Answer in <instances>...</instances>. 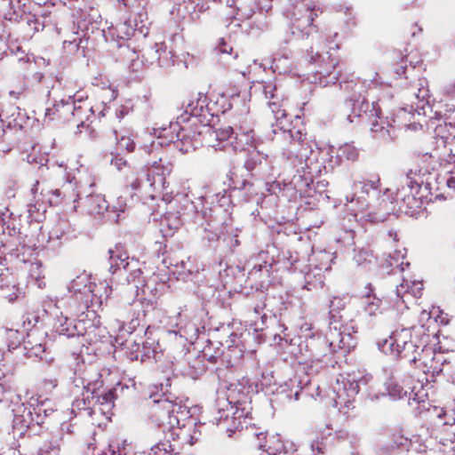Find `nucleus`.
Here are the masks:
<instances>
[{
	"label": "nucleus",
	"instance_id": "4468645a",
	"mask_svg": "<svg viewBox=\"0 0 455 455\" xmlns=\"http://www.w3.org/2000/svg\"><path fill=\"white\" fill-rule=\"evenodd\" d=\"M172 171V164L167 161L164 162L162 157H159L158 161L153 162L147 168L146 181L140 183L138 180H135L131 183V187L135 190L142 188L147 196L154 200L166 193L164 192L167 188L166 178Z\"/></svg>",
	"mask_w": 455,
	"mask_h": 455
},
{
	"label": "nucleus",
	"instance_id": "c756f323",
	"mask_svg": "<svg viewBox=\"0 0 455 455\" xmlns=\"http://www.w3.org/2000/svg\"><path fill=\"white\" fill-rule=\"evenodd\" d=\"M435 323H439L443 325H447L450 323V317L448 314L444 313L439 307H433L430 311L422 310L419 314V324L427 326L429 324V331L432 333V337L435 336V331L432 330Z\"/></svg>",
	"mask_w": 455,
	"mask_h": 455
},
{
	"label": "nucleus",
	"instance_id": "8fccbe9b",
	"mask_svg": "<svg viewBox=\"0 0 455 455\" xmlns=\"http://www.w3.org/2000/svg\"><path fill=\"white\" fill-rule=\"evenodd\" d=\"M26 341L24 339L23 332L18 330L8 329L4 332V342L9 351L18 348L21 343Z\"/></svg>",
	"mask_w": 455,
	"mask_h": 455
},
{
	"label": "nucleus",
	"instance_id": "2eb2a0df",
	"mask_svg": "<svg viewBox=\"0 0 455 455\" xmlns=\"http://www.w3.org/2000/svg\"><path fill=\"white\" fill-rule=\"evenodd\" d=\"M411 94L417 100V102L409 107L402 108L396 114L397 122L406 129L418 130L421 128L419 120H415L416 116L426 115V107L429 103V90L427 87V82L419 79L411 88Z\"/></svg>",
	"mask_w": 455,
	"mask_h": 455
},
{
	"label": "nucleus",
	"instance_id": "a18cd8bd",
	"mask_svg": "<svg viewBox=\"0 0 455 455\" xmlns=\"http://www.w3.org/2000/svg\"><path fill=\"white\" fill-rule=\"evenodd\" d=\"M82 335V331L77 329L74 320L68 316H59V336L66 338Z\"/></svg>",
	"mask_w": 455,
	"mask_h": 455
},
{
	"label": "nucleus",
	"instance_id": "aec40b11",
	"mask_svg": "<svg viewBox=\"0 0 455 455\" xmlns=\"http://www.w3.org/2000/svg\"><path fill=\"white\" fill-rule=\"evenodd\" d=\"M446 413L440 412L434 421L432 438L436 442L435 449L443 455H455V419L445 420Z\"/></svg>",
	"mask_w": 455,
	"mask_h": 455
},
{
	"label": "nucleus",
	"instance_id": "dca6fc26",
	"mask_svg": "<svg viewBox=\"0 0 455 455\" xmlns=\"http://www.w3.org/2000/svg\"><path fill=\"white\" fill-rule=\"evenodd\" d=\"M346 302L343 298L334 296L329 304V336L330 345L336 348H347L352 347V331L354 327L345 325L341 321V316L337 315L340 310L344 309Z\"/></svg>",
	"mask_w": 455,
	"mask_h": 455
},
{
	"label": "nucleus",
	"instance_id": "6ab92c4d",
	"mask_svg": "<svg viewBox=\"0 0 455 455\" xmlns=\"http://www.w3.org/2000/svg\"><path fill=\"white\" fill-rule=\"evenodd\" d=\"M446 413L440 412L434 421L432 438L436 442L435 449L443 455H455V419L445 420Z\"/></svg>",
	"mask_w": 455,
	"mask_h": 455
},
{
	"label": "nucleus",
	"instance_id": "0eeeda50",
	"mask_svg": "<svg viewBox=\"0 0 455 455\" xmlns=\"http://www.w3.org/2000/svg\"><path fill=\"white\" fill-rule=\"evenodd\" d=\"M249 387L241 382H233L227 387L225 397L217 400V416L212 424L220 427L228 436L243 427L251 412L248 396Z\"/></svg>",
	"mask_w": 455,
	"mask_h": 455
},
{
	"label": "nucleus",
	"instance_id": "a19ab883",
	"mask_svg": "<svg viewBox=\"0 0 455 455\" xmlns=\"http://www.w3.org/2000/svg\"><path fill=\"white\" fill-rule=\"evenodd\" d=\"M268 442L274 444L273 448L269 446V450H272L274 454H287L299 451L297 443L291 440L281 441L279 435H273Z\"/></svg>",
	"mask_w": 455,
	"mask_h": 455
},
{
	"label": "nucleus",
	"instance_id": "20e7f679",
	"mask_svg": "<svg viewBox=\"0 0 455 455\" xmlns=\"http://www.w3.org/2000/svg\"><path fill=\"white\" fill-rule=\"evenodd\" d=\"M436 166V159L427 153L407 172L405 184L396 193V200L401 201L400 212L412 215L422 208L424 198L434 196L435 184L439 180Z\"/></svg>",
	"mask_w": 455,
	"mask_h": 455
},
{
	"label": "nucleus",
	"instance_id": "09e8293b",
	"mask_svg": "<svg viewBox=\"0 0 455 455\" xmlns=\"http://www.w3.org/2000/svg\"><path fill=\"white\" fill-rule=\"evenodd\" d=\"M20 15V7H15L12 0H0V18L16 20Z\"/></svg>",
	"mask_w": 455,
	"mask_h": 455
},
{
	"label": "nucleus",
	"instance_id": "f704fd0d",
	"mask_svg": "<svg viewBox=\"0 0 455 455\" xmlns=\"http://www.w3.org/2000/svg\"><path fill=\"white\" fill-rule=\"evenodd\" d=\"M176 3L182 6L193 20L199 19L200 14L208 8V0H177Z\"/></svg>",
	"mask_w": 455,
	"mask_h": 455
},
{
	"label": "nucleus",
	"instance_id": "c03bdc74",
	"mask_svg": "<svg viewBox=\"0 0 455 455\" xmlns=\"http://www.w3.org/2000/svg\"><path fill=\"white\" fill-rule=\"evenodd\" d=\"M119 2H123L124 5L135 16L134 18L139 20H145V23H148L147 0H119Z\"/></svg>",
	"mask_w": 455,
	"mask_h": 455
},
{
	"label": "nucleus",
	"instance_id": "58836bf2",
	"mask_svg": "<svg viewBox=\"0 0 455 455\" xmlns=\"http://www.w3.org/2000/svg\"><path fill=\"white\" fill-rule=\"evenodd\" d=\"M116 387L109 389L98 395L97 402L99 403V410L105 415L107 419H110L112 415V409L115 405Z\"/></svg>",
	"mask_w": 455,
	"mask_h": 455
},
{
	"label": "nucleus",
	"instance_id": "49530a36",
	"mask_svg": "<svg viewBox=\"0 0 455 455\" xmlns=\"http://www.w3.org/2000/svg\"><path fill=\"white\" fill-rule=\"evenodd\" d=\"M144 302L139 299L132 300V303H129V333H132L137 326L140 324V309L143 307Z\"/></svg>",
	"mask_w": 455,
	"mask_h": 455
},
{
	"label": "nucleus",
	"instance_id": "3c124183",
	"mask_svg": "<svg viewBox=\"0 0 455 455\" xmlns=\"http://www.w3.org/2000/svg\"><path fill=\"white\" fill-rule=\"evenodd\" d=\"M45 205L36 201L35 204L30 203L28 205V218L30 223L42 222L45 219Z\"/></svg>",
	"mask_w": 455,
	"mask_h": 455
},
{
	"label": "nucleus",
	"instance_id": "39448f33",
	"mask_svg": "<svg viewBox=\"0 0 455 455\" xmlns=\"http://www.w3.org/2000/svg\"><path fill=\"white\" fill-rule=\"evenodd\" d=\"M150 419L182 443L193 445L201 435L198 419L194 417L192 409L181 403L168 399L154 400L150 406Z\"/></svg>",
	"mask_w": 455,
	"mask_h": 455
},
{
	"label": "nucleus",
	"instance_id": "2f4dec72",
	"mask_svg": "<svg viewBox=\"0 0 455 455\" xmlns=\"http://www.w3.org/2000/svg\"><path fill=\"white\" fill-rule=\"evenodd\" d=\"M256 143L254 132L252 130H247L245 132H240L232 137L230 148L235 151H245L254 148Z\"/></svg>",
	"mask_w": 455,
	"mask_h": 455
},
{
	"label": "nucleus",
	"instance_id": "4d7b16f0",
	"mask_svg": "<svg viewBox=\"0 0 455 455\" xmlns=\"http://www.w3.org/2000/svg\"><path fill=\"white\" fill-rule=\"evenodd\" d=\"M354 260L357 266L366 267L374 261L371 251L364 248L355 250Z\"/></svg>",
	"mask_w": 455,
	"mask_h": 455
},
{
	"label": "nucleus",
	"instance_id": "cd10ccee",
	"mask_svg": "<svg viewBox=\"0 0 455 455\" xmlns=\"http://www.w3.org/2000/svg\"><path fill=\"white\" fill-rule=\"evenodd\" d=\"M216 54L219 56V61L223 63L228 68L237 72L243 76L249 71L248 68H243L235 63H231V60H235L237 53H233V48L223 38H221L215 47Z\"/></svg>",
	"mask_w": 455,
	"mask_h": 455
},
{
	"label": "nucleus",
	"instance_id": "f257e3e1",
	"mask_svg": "<svg viewBox=\"0 0 455 455\" xmlns=\"http://www.w3.org/2000/svg\"><path fill=\"white\" fill-rule=\"evenodd\" d=\"M254 87L268 100V107L275 119L273 131L281 140L280 155L295 169L299 177L308 185L314 177L332 171L334 148L330 145L318 147L301 131L289 129L286 110L279 102L276 85L269 81L259 82Z\"/></svg>",
	"mask_w": 455,
	"mask_h": 455
},
{
	"label": "nucleus",
	"instance_id": "393cba45",
	"mask_svg": "<svg viewBox=\"0 0 455 455\" xmlns=\"http://www.w3.org/2000/svg\"><path fill=\"white\" fill-rule=\"evenodd\" d=\"M59 168L64 169L66 178V182L61 186L60 191L59 190V197L61 196V204L66 212H76L79 193L76 189V184L72 182L75 176L71 172H68L67 167L63 166L62 164H59Z\"/></svg>",
	"mask_w": 455,
	"mask_h": 455
},
{
	"label": "nucleus",
	"instance_id": "13d9d810",
	"mask_svg": "<svg viewBox=\"0 0 455 455\" xmlns=\"http://www.w3.org/2000/svg\"><path fill=\"white\" fill-rule=\"evenodd\" d=\"M405 258V249L403 248L401 250H395L393 255H390L389 264L393 267H398L400 271H404L405 267H409V262H404L403 259Z\"/></svg>",
	"mask_w": 455,
	"mask_h": 455
},
{
	"label": "nucleus",
	"instance_id": "9b49d317",
	"mask_svg": "<svg viewBox=\"0 0 455 455\" xmlns=\"http://www.w3.org/2000/svg\"><path fill=\"white\" fill-rule=\"evenodd\" d=\"M359 375L356 373L339 375L332 386L333 406L344 416L349 417L350 411L355 408V398L360 384L366 385L371 379V376L361 378Z\"/></svg>",
	"mask_w": 455,
	"mask_h": 455
},
{
	"label": "nucleus",
	"instance_id": "0e129e2a",
	"mask_svg": "<svg viewBox=\"0 0 455 455\" xmlns=\"http://www.w3.org/2000/svg\"><path fill=\"white\" fill-rule=\"evenodd\" d=\"M254 9L251 7L239 6L236 7V12L232 15V18L237 20H247L252 16Z\"/></svg>",
	"mask_w": 455,
	"mask_h": 455
},
{
	"label": "nucleus",
	"instance_id": "6e6d98bb",
	"mask_svg": "<svg viewBox=\"0 0 455 455\" xmlns=\"http://www.w3.org/2000/svg\"><path fill=\"white\" fill-rule=\"evenodd\" d=\"M262 307H255L253 311L250 313L251 326L254 331H262L266 325L267 315L262 313Z\"/></svg>",
	"mask_w": 455,
	"mask_h": 455
},
{
	"label": "nucleus",
	"instance_id": "e2e57ef3",
	"mask_svg": "<svg viewBox=\"0 0 455 455\" xmlns=\"http://www.w3.org/2000/svg\"><path fill=\"white\" fill-rule=\"evenodd\" d=\"M166 47L163 44H155V57L158 60V64L161 67L168 66L169 65V60L168 58H164V55H167L166 52Z\"/></svg>",
	"mask_w": 455,
	"mask_h": 455
},
{
	"label": "nucleus",
	"instance_id": "bb28decb",
	"mask_svg": "<svg viewBox=\"0 0 455 455\" xmlns=\"http://www.w3.org/2000/svg\"><path fill=\"white\" fill-rule=\"evenodd\" d=\"M121 275H126L125 281L127 285L130 287L131 291L139 293V291L141 290L142 292H145L146 289H149V282L145 283V280L142 276V272L140 267H138V260L132 259V265L128 267L126 272H124V269L119 271Z\"/></svg>",
	"mask_w": 455,
	"mask_h": 455
},
{
	"label": "nucleus",
	"instance_id": "72a5a7b5",
	"mask_svg": "<svg viewBox=\"0 0 455 455\" xmlns=\"http://www.w3.org/2000/svg\"><path fill=\"white\" fill-rule=\"evenodd\" d=\"M24 349L29 357H39L41 360H45L48 362L53 361V357L48 358L46 356V344L36 342L34 334L28 335V339L24 341Z\"/></svg>",
	"mask_w": 455,
	"mask_h": 455
},
{
	"label": "nucleus",
	"instance_id": "bf43d9fd",
	"mask_svg": "<svg viewBox=\"0 0 455 455\" xmlns=\"http://www.w3.org/2000/svg\"><path fill=\"white\" fill-rule=\"evenodd\" d=\"M116 135V140L117 144L121 149H125L127 152H133L136 148V143L134 142L133 134L122 135L118 136L116 131L114 132Z\"/></svg>",
	"mask_w": 455,
	"mask_h": 455
},
{
	"label": "nucleus",
	"instance_id": "a878e982",
	"mask_svg": "<svg viewBox=\"0 0 455 455\" xmlns=\"http://www.w3.org/2000/svg\"><path fill=\"white\" fill-rule=\"evenodd\" d=\"M92 276L86 272H83L76 276L68 285L69 292L77 297L78 300L84 301V306L87 307L89 301V295L92 293Z\"/></svg>",
	"mask_w": 455,
	"mask_h": 455
},
{
	"label": "nucleus",
	"instance_id": "ea45409f",
	"mask_svg": "<svg viewBox=\"0 0 455 455\" xmlns=\"http://www.w3.org/2000/svg\"><path fill=\"white\" fill-rule=\"evenodd\" d=\"M366 290L367 291L363 295V301L364 311L369 315H376L380 312L382 300L372 292V288L370 283L367 284Z\"/></svg>",
	"mask_w": 455,
	"mask_h": 455
},
{
	"label": "nucleus",
	"instance_id": "e433bc0d",
	"mask_svg": "<svg viewBox=\"0 0 455 455\" xmlns=\"http://www.w3.org/2000/svg\"><path fill=\"white\" fill-rule=\"evenodd\" d=\"M302 387L297 378L290 379L277 388V395H283L289 401H298Z\"/></svg>",
	"mask_w": 455,
	"mask_h": 455
},
{
	"label": "nucleus",
	"instance_id": "f03ea898",
	"mask_svg": "<svg viewBox=\"0 0 455 455\" xmlns=\"http://www.w3.org/2000/svg\"><path fill=\"white\" fill-rule=\"evenodd\" d=\"M209 95L198 92L196 99L191 100L178 121L171 123L169 127L155 129L153 134L146 139L149 144L140 147L148 154L160 148L173 144L182 153L195 150L201 144V132H196L198 124L210 123Z\"/></svg>",
	"mask_w": 455,
	"mask_h": 455
},
{
	"label": "nucleus",
	"instance_id": "1a4fd4ad",
	"mask_svg": "<svg viewBox=\"0 0 455 455\" xmlns=\"http://www.w3.org/2000/svg\"><path fill=\"white\" fill-rule=\"evenodd\" d=\"M431 337L429 324L425 326L419 323L411 327L395 328L391 332L389 339L383 340L379 346L385 353L409 360L422 344L430 342Z\"/></svg>",
	"mask_w": 455,
	"mask_h": 455
},
{
	"label": "nucleus",
	"instance_id": "4c0bfd02",
	"mask_svg": "<svg viewBox=\"0 0 455 455\" xmlns=\"http://www.w3.org/2000/svg\"><path fill=\"white\" fill-rule=\"evenodd\" d=\"M422 290L423 284L421 282H409L407 280H403L400 285L396 286V296L400 298L403 302H405L404 297L406 295H411L414 298H418L420 297Z\"/></svg>",
	"mask_w": 455,
	"mask_h": 455
},
{
	"label": "nucleus",
	"instance_id": "5701e85b",
	"mask_svg": "<svg viewBox=\"0 0 455 455\" xmlns=\"http://www.w3.org/2000/svg\"><path fill=\"white\" fill-rule=\"evenodd\" d=\"M387 395L392 399H402L404 396L408 397L409 403H424L427 396V392L423 388V383L419 384V388L416 387L401 386L398 383V376H392L386 383Z\"/></svg>",
	"mask_w": 455,
	"mask_h": 455
},
{
	"label": "nucleus",
	"instance_id": "052dcab7",
	"mask_svg": "<svg viewBox=\"0 0 455 455\" xmlns=\"http://www.w3.org/2000/svg\"><path fill=\"white\" fill-rule=\"evenodd\" d=\"M435 132L436 136L445 140L450 138H455V125H452L451 123L444 122L443 124H437Z\"/></svg>",
	"mask_w": 455,
	"mask_h": 455
},
{
	"label": "nucleus",
	"instance_id": "c9c22d12",
	"mask_svg": "<svg viewBox=\"0 0 455 455\" xmlns=\"http://www.w3.org/2000/svg\"><path fill=\"white\" fill-rule=\"evenodd\" d=\"M112 293V287L107 281H100L99 283H93L92 287V293L89 295V300L93 304L102 306L107 302L110 294Z\"/></svg>",
	"mask_w": 455,
	"mask_h": 455
},
{
	"label": "nucleus",
	"instance_id": "9d476101",
	"mask_svg": "<svg viewBox=\"0 0 455 455\" xmlns=\"http://www.w3.org/2000/svg\"><path fill=\"white\" fill-rule=\"evenodd\" d=\"M163 201L167 204V210L163 221L171 229H178L185 222H194L197 217V212L193 201L187 191L166 192L163 195Z\"/></svg>",
	"mask_w": 455,
	"mask_h": 455
},
{
	"label": "nucleus",
	"instance_id": "69168bd1",
	"mask_svg": "<svg viewBox=\"0 0 455 455\" xmlns=\"http://www.w3.org/2000/svg\"><path fill=\"white\" fill-rule=\"evenodd\" d=\"M28 275L31 280L38 282L43 277L42 265L39 262L29 264Z\"/></svg>",
	"mask_w": 455,
	"mask_h": 455
},
{
	"label": "nucleus",
	"instance_id": "603ef678",
	"mask_svg": "<svg viewBox=\"0 0 455 455\" xmlns=\"http://www.w3.org/2000/svg\"><path fill=\"white\" fill-rule=\"evenodd\" d=\"M358 155V149L353 144L344 143L339 147L336 158L339 162L344 160L355 161L357 159Z\"/></svg>",
	"mask_w": 455,
	"mask_h": 455
},
{
	"label": "nucleus",
	"instance_id": "4be33fe9",
	"mask_svg": "<svg viewBox=\"0 0 455 455\" xmlns=\"http://www.w3.org/2000/svg\"><path fill=\"white\" fill-rule=\"evenodd\" d=\"M315 5L309 0L297 1L287 10V17L291 19L292 28L301 31L303 34H308L309 28L313 24L315 16Z\"/></svg>",
	"mask_w": 455,
	"mask_h": 455
},
{
	"label": "nucleus",
	"instance_id": "774afa93",
	"mask_svg": "<svg viewBox=\"0 0 455 455\" xmlns=\"http://www.w3.org/2000/svg\"><path fill=\"white\" fill-rule=\"evenodd\" d=\"M449 161L454 164V167L448 172V176L443 179V181L449 189L455 192V155H451Z\"/></svg>",
	"mask_w": 455,
	"mask_h": 455
},
{
	"label": "nucleus",
	"instance_id": "7ed1b4c3",
	"mask_svg": "<svg viewBox=\"0 0 455 455\" xmlns=\"http://www.w3.org/2000/svg\"><path fill=\"white\" fill-rule=\"evenodd\" d=\"M100 15L96 11L92 10L90 13H82L80 18L75 22L73 27L74 38L63 42V49L69 54L76 53L80 48L85 47L84 43H87L95 33H100L105 38L106 42L116 43V46L121 47L123 42L130 39L135 32L146 36L149 28L145 20H139L133 18L134 25L132 20H125L117 23L116 26H110L107 29H100Z\"/></svg>",
	"mask_w": 455,
	"mask_h": 455
},
{
	"label": "nucleus",
	"instance_id": "b1692460",
	"mask_svg": "<svg viewBox=\"0 0 455 455\" xmlns=\"http://www.w3.org/2000/svg\"><path fill=\"white\" fill-rule=\"evenodd\" d=\"M204 129V139L216 150H225L230 148L232 141L233 128L228 126L223 129H212L208 124L202 125ZM203 132H201V134Z\"/></svg>",
	"mask_w": 455,
	"mask_h": 455
},
{
	"label": "nucleus",
	"instance_id": "de8ad7c7",
	"mask_svg": "<svg viewBox=\"0 0 455 455\" xmlns=\"http://www.w3.org/2000/svg\"><path fill=\"white\" fill-rule=\"evenodd\" d=\"M183 313V307L180 308V311L177 313V318L180 319V322L176 323V326L178 327V332L182 337L184 336L186 339H192L197 336L198 328L190 323H185L181 319V314ZM177 333V331H174Z\"/></svg>",
	"mask_w": 455,
	"mask_h": 455
},
{
	"label": "nucleus",
	"instance_id": "473e14b6",
	"mask_svg": "<svg viewBox=\"0 0 455 455\" xmlns=\"http://www.w3.org/2000/svg\"><path fill=\"white\" fill-rule=\"evenodd\" d=\"M274 72L286 74L291 72L292 62L291 52L284 49L274 54L272 65Z\"/></svg>",
	"mask_w": 455,
	"mask_h": 455
},
{
	"label": "nucleus",
	"instance_id": "338daca9",
	"mask_svg": "<svg viewBox=\"0 0 455 455\" xmlns=\"http://www.w3.org/2000/svg\"><path fill=\"white\" fill-rule=\"evenodd\" d=\"M110 164L119 172H124L125 170L132 171L128 162L119 155H115L112 157Z\"/></svg>",
	"mask_w": 455,
	"mask_h": 455
},
{
	"label": "nucleus",
	"instance_id": "412c9836",
	"mask_svg": "<svg viewBox=\"0 0 455 455\" xmlns=\"http://www.w3.org/2000/svg\"><path fill=\"white\" fill-rule=\"evenodd\" d=\"M84 95L76 93L72 97V103L64 102L61 100L60 106L59 105V117L63 118L64 122L73 124L77 130L84 126L85 119H87L86 113L92 111V107L88 104H81Z\"/></svg>",
	"mask_w": 455,
	"mask_h": 455
},
{
	"label": "nucleus",
	"instance_id": "f3484780",
	"mask_svg": "<svg viewBox=\"0 0 455 455\" xmlns=\"http://www.w3.org/2000/svg\"><path fill=\"white\" fill-rule=\"evenodd\" d=\"M251 93L248 91L239 92L235 95H232L231 102L223 93L212 92L209 94L210 117L219 116L232 108H235L242 116H247L250 113Z\"/></svg>",
	"mask_w": 455,
	"mask_h": 455
},
{
	"label": "nucleus",
	"instance_id": "7c9ffc66",
	"mask_svg": "<svg viewBox=\"0 0 455 455\" xmlns=\"http://www.w3.org/2000/svg\"><path fill=\"white\" fill-rule=\"evenodd\" d=\"M109 260H110V267L109 270L113 274L116 273V271H120L121 267L124 269V272L128 270V267L132 265V260H129L128 254L123 250L121 245H116L114 249H109Z\"/></svg>",
	"mask_w": 455,
	"mask_h": 455
},
{
	"label": "nucleus",
	"instance_id": "6e6552de",
	"mask_svg": "<svg viewBox=\"0 0 455 455\" xmlns=\"http://www.w3.org/2000/svg\"><path fill=\"white\" fill-rule=\"evenodd\" d=\"M340 88L347 92H351L349 102H351V114L347 116L349 122H354V117H363L371 123V131L375 137L387 140L390 138V125L385 126L386 122L379 116L380 109L378 103L372 102L371 105L362 97V82L357 80L343 81L340 83Z\"/></svg>",
	"mask_w": 455,
	"mask_h": 455
},
{
	"label": "nucleus",
	"instance_id": "ddd939ff",
	"mask_svg": "<svg viewBox=\"0 0 455 455\" xmlns=\"http://www.w3.org/2000/svg\"><path fill=\"white\" fill-rule=\"evenodd\" d=\"M330 341L329 332L326 337L317 335L300 341L299 344V355L298 356L299 363L305 364L312 372L318 371L326 364L324 358L328 355V353L339 349L332 347ZM343 349L347 351L350 347Z\"/></svg>",
	"mask_w": 455,
	"mask_h": 455
},
{
	"label": "nucleus",
	"instance_id": "680f3d73",
	"mask_svg": "<svg viewBox=\"0 0 455 455\" xmlns=\"http://www.w3.org/2000/svg\"><path fill=\"white\" fill-rule=\"evenodd\" d=\"M117 97V91L112 87L108 86L102 88V116H105V111L107 110V104L106 101H112Z\"/></svg>",
	"mask_w": 455,
	"mask_h": 455
},
{
	"label": "nucleus",
	"instance_id": "37998d69",
	"mask_svg": "<svg viewBox=\"0 0 455 455\" xmlns=\"http://www.w3.org/2000/svg\"><path fill=\"white\" fill-rule=\"evenodd\" d=\"M33 422L34 419L30 410L24 407L20 411V413L14 415L12 426L14 429L19 431L20 434H23L33 425Z\"/></svg>",
	"mask_w": 455,
	"mask_h": 455
},
{
	"label": "nucleus",
	"instance_id": "5fc2aeb1",
	"mask_svg": "<svg viewBox=\"0 0 455 455\" xmlns=\"http://www.w3.org/2000/svg\"><path fill=\"white\" fill-rule=\"evenodd\" d=\"M127 208L126 201L123 196H118L116 202L109 204L108 211V220L117 221L121 213H124Z\"/></svg>",
	"mask_w": 455,
	"mask_h": 455
},
{
	"label": "nucleus",
	"instance_id": "423d86ee",
	"mask_svg": "<svg viewBox=\"0 0 455 455\" xmlns=\"http://www.w3.org/2000/svg\"><path fill=\"white\" fill-rule=\"evenodd\" d=\"M387 192L388 189L381 195L379 179L356 180L347 194L346 201L355 217L371 222L384 221L395 211L394 202L389 199Z\"/></svg>",
	"mask_w": 455,
	"mask_h": 455
},
{
	"label": "nucleus",
	"instance_id": "79ce46f5",
	"mask_svg": "<svg viewBox=\"0 0 455 455\" xmlns=\"http://www.w3.org/2000/svg\"><path fill=\"white\" fill-rule=\"evenodd\" d=\"M336 64L332 61L326 67H323L321 64L319 69L315 71V74L319 76V84L323 86H327L330 84H335L339 79V73L335 71Z\"/></svg>",
	"mask_w": 455,
	"mask_h": 455
},
{
	"label": "nucleus",
	"instance_id": "a211bd4d",
	"mask_svg": "<svg viewBox=\"0 0 455 455\" xmlns=\"http://www.w3.org/2000/svg\"><path fill=\"white\" fill-rule=\"evenodd\" d=\"M335 253L325 250L313 251L309 266L313 267L305 275V288L308 291L322 288L324 283L323 272L331 269Z\"/></svg>",
	"mask_w": 455,
	"mask_h": 455
},
{
	"label": "nucleus",
	"instance_id": "f8f14e48",
	"mask_svg": "<svg viewBox=\"0 0 455 455\" xmlns=\"http://www.w3.org/2000/svg\"><path fill=\"white\" fill-rule=\"evenodd\" d=\"M409 362L413 363L414 368L425 375L427 382L434 381L435 377L444 371L447 366H450L447 355L436 350L429 342L422 344L419 349H417Z\"/></svg>",
	"mask_w": 455,
	"mask_h": 455
},
{
	"label": "nucleus",
	"instance_id": "864d4df0",
	"mask_svg": "<svg viewBox=\"0 0 455 455\" xmlns=\"http://www.w3.org/2000/svg\"><path fill=\"white\" fill-rule=\"evenodd\" d=\"M132 450V444L126 440L114 438L108 443V451L112 455H128Z\"/></svg>",
	"mask_w": 455,
	"mask_h": 455
},
{
	"label": "nucleus",
	"instance_id": "c85d7f7f",
	"mask_svg": "<svg viewBox=\"0 0 455 455\" xmlns=\"http://www.w3.org/2000/svg\"><path fill=\"white\" fill-rule=\"evenodd\" d=\"M85 212L95 218H100L109 209V204L106 201L105 197L100 194L88 195L84 202Z\"/></svg>",
	"mask_w": 455,
	"mask_h": 455
}]
</instances>
